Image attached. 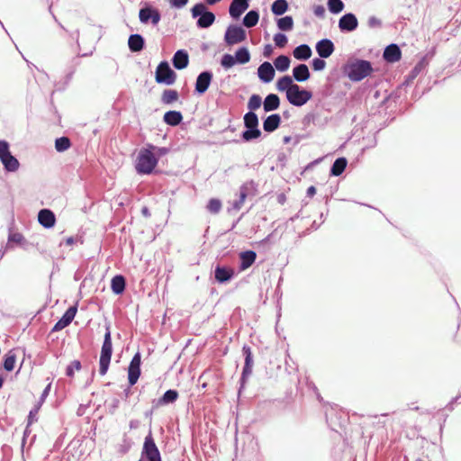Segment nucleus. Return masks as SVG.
<instances>
[{
	"label": "nucleus",
	"instance_id": "f257e3e1",
	"mask_svg": "<svg viewBox=\"0 0 461 461\" xmlns=\"http://www.w3.org/2000/svg\"><path fill=\"white\" fill-rule=\"evenodd\" d=\"M160 150L153 145L141 149L136 158L135 167L139 174H150L158 164V158L155 151Z\"/></svg>",
	"mask_w": 461,
	"mask_h": 461
},
{
	"label": "nucleus",
	"instance_id": "f03ea898",
	"mask_svg": "<svg viewBox=\"0 0 461 461\" xmlns=\"http://www.w3.org/2000/svg\"><path fill=\"white\" fill-rule=\"evenodd\" d=\"M345 71L350 80L357 82L369 76L373 71V68L367 60L354 59L348 62Z\"/></svg>",
	"mask_w": 461,
	"mask_h": 461
},
{
	"label": "nucleus",
	"instance_id": "7ed1b4c3",
	"mask_svg": "<svg viewBox=\"0 0 461 461\" xmlns=\"http://www.w3.org/2000/svg\"><path fill=\"white\" fill-rule=\"evenodd\" d=\"M113 353V345L111 339V332L109 328H106V332L104 334V343L102 346L101 356H100V367L99 373L102 375H104L108 370L111 357Z\"/></svg>",
	"mask_w": 461,
	"mask_h": 461
},
{
	"label": "nucleus",
	"instance_id": "20e7f679",
	"mask_svg": "<svg viewBox=\"0 0 461 461\" xmlns=\"http://www.w3.org/2000/svg\"><path fill=\"white\" fill-rule=\"evenodd\" d=\"M244 125L247 128V131L242 133V138L246 141L260 137L261 131L258 128V118L254 112H249L244 115Z\"/></svg>",
	"mask_w": 461,
	"mask_h": 461
},
{
	"label": "nucleus",
	"instance_id": "39448f33",
	"mask_svg": "<svg viewBox=\"0 0 461 461\" xmlns=\"http://www.w3.org/2000/svg\"><path fill=\"white\" fill-rule=\"evenodd\" d=\"M191 12L194 18L199 17L197 20V26L199 28H208L215 21V15L212 12L207 11L203 4H196Z\"/></svg>",
	"mask_w": 461,
	"mask_h": 461
},
{
	"label": "nucleus",
	"instance_id": "423d86ee",
	"mask_svg": "<svg viewBox=\"0 0 461 461\" xmlns=\"http://www.w3.org/2000/svg\"><path fill=\"white\" fill-rule=\"evenodd\" d=\"M140 461H161L160 453L155 444L151 432L145 438Z\"/></svg>",
	"mask_w": 461,
	"mask_h": 461
},
{
	"label": "nucleus",
	"instance_id": "0eeeda50",
	"mask_svg": "<svg viewBox=\"0 0 461 461\" xmlns=\"http://www.w3.org/2000/svg\"><path fill=\"white\" fill-rule=\"evenodd\" d=\"M286 97L292 104L295 106H302L312 98V93L310 91L301 89L298 85H294Z\"/></svg>",
	"mask_w": 461,
	"mask_h": 461
},
{
	"label": "nucleus",
	"instance_id": "6e6552de",
	"mask_svg": "<svg viewBox=\"0 0 461 461\" xmlns=\"http://www.w3.org/2000/svg\"><path fill=\"white\" fill-rule=\"evenodd\" d=\"M176 73L170 68L167 61L161 62L156 70V81L166 85H172L176 80Z\"/></svg>",
	"mask_w": 461,
	"mask_h": 461
},
{
	"label": "nucleus",
	"instance_id": "1a4fd4ad",
	"mask_svg": "<svg viewBox=\"0 0 461 461\" xmlns=\"http://www.w3.org/2000/svg\"><path fill=\"white\" fill-rule=\"evenodd\" d=\"M246 32L240 26L230 25L228 27L224 40L228 45H234L246 40Z\"/></svg>",
	"mask_w": 461,
	"mask_h": 461
},
{
	"label": "nucleus",
	"instance_id": "9d476101",
	"mask_svg": "<svg viewBox=\"0 0 461 461\" xmlns=\"http://www.w3.org/2000/svg\"><path fill=\"white\" fill-rule=\"evenodd\" d=\"M139 18L142 23H151L152 25L156 26L158 24L161 15L158 9L150 5H146L140 10Z\"/></svg>",
	"mask_w": 461,
	"mask_h": 461
},
{
	"label": "nucleus",
	"instance_id": "9b49d317",
	"mask_svg": "<svg viewBox=\"0 0 461 461\" xmlns=\"http://www.w3.org/2000/svg\"><path fill=\"white\" fill-rule=\"evenodd\" d=\"M358 26L357 16L352 13L342 15L339 20V28L341 32H352Z\"/></svg>",
	"mask_w": 461,
	"mask_h": 461
},
{
	"label": "nucleus",
	"instance_id": "f8f14e48",
	"mask_svg": "<svg viewBox=\"0 0 461 461\" xmlns=\"http://www.w3.org/2000/svg\"><path fill=\"white\" fill-rule=\"evenodd\" d=\"M140 375V354L136 353L128 368V379L131 386L134 385Z\"/></svg>",
	"mask_w": 461,
	"mask_h": 461
},
{
	"label": "nucleus",
	"instance_id": "ddd939ff",
	"mask_svg": "<svg viewBox=\"0 0 461 461\" xmlns=\"http://www.w3.org/2000/svg\"><path fill=\"white\" fill-rule=\"evenodd\" d=\"M315 49L321 58L327 59L333 53L335 47L330 40L323 39L316 43Z\"/></svg>",
	"mask_w": 461,
	"mask_h": 461
},
{
	"label": "nucleus",
	"instance_id": "4468645a",
	"mask_svg": "<svg viewBox=\"0 0 461 461\" xmlns=\"http://www.w3.org/2000/svg\"><path fill=\"white\" fill-rule=\"evenodd\" d=\"M212 78V74L210 71H203L200 73L195 82V91L199 94H203L208 89Z\"/></svg>",
	"mask_w": 461,
	"mask_h": 461
},
{
	"label": "nucleus",
	"instance_id": "2eb2a0df",
	"mask_svg": "<svg viewBox=\"0 0 461 461\" xmlns=\"http://www.w3.org/2000/svg\"><path fill=\"white\" fill-rule=\"evenodd\" d=\"M77 313V308L75 306L69 307L62 318L54 325L52 331H59L68 326Z\"/></svg>",
	"mask_w": 461,
	"mask_h": 461
},
{
	"label": "nucleus",
	"instance_id": "dca6fc26",
	"mask_svg": "<svg viewBox=\"0 0 461 461\" xmlns=\"http://www.w3.org/2000/svg\"><path fill=\"white\" fill-rule=\"evenodd\" d=\"M258 76L265 83L272 81L275 77V69L271 63L267 61L262 63L258 68Z\"/></svg>",
	"mask_w": 461,
	"mask_h": 461
},
{
	"label": "nucleus",
	"instance_id": "f3484780",
	"mask_svg": "<svg viewBox=\"0 0 461 461\" xmlns=\"http://www.w3.org/2000/svg\"><path fill=\"white\" fill-rule=\"evenodd\" d=\"M253 189L254 183L252 181L243 184L240 188V197L233 203V209L237 211L240 210L242 207L246 197L252 192Z\"/></svg>",
	"mask_w": 461,
	"mask_h": 461
},
{
	"label": "nucleus",
	"instance_id": "a211bd4d",
	"mask_svg": "<svg viewBox=\"0 0 461 461\" xmlns=\"http://www.w3.org/2000/svg\"><path fill=\"white\" fill-rule=\"evenodd\" d=\"M249 8V0H233L230 5V14L238 19Z\"/></svg>",
	"mask_w": 461,
	"mask_h": 461
},
{
	"label": "nucleus",
	"instance_id": "6ab92c4d",
	"mask_svg": "<svg viewBox=\"0 0 461 461\" xmlns=\"http://www.w3.org/2000/svg\"><path fill=\"white\" fill-rule=\"evenodd\" d=\"M38 221L44 228H51L56 222V217L50 210L42 209L38 213Z\"/></svg>",
	"mask_w": 461,
	"mask_h": 461
},
{
	"label": "nucleus",
	"instance_id": "aec40b11",
	"mask_svg": "<svg viewBox=\"0 0 461 461\" xmlns=\"http://www.w3.org/2000/svg\"><path fill=\"white\" fill-rule=\"evenodd\" d=\"M172 63L176 69L185 68L189 63L188 53L184 50H177L173 56Z\"/></svg>",
	"mask_w": 461,
	"mask_h": 461
},
{
	"label": "nucleus",
	"instance_id": "412c9836",
	"mask_svg": "<svg viewBox=\"0 0 461 461\" xmlns=\"http://www.w3.org/2000/svg\"><path fill=\"white\" fill-rule=\"evenodd\" d=\"M384 59L388 62H396L401 59V50L396 44L387 46L384 51Z\"/></svg>",
	"mask_w": 461,
	"mask_h": 461
},
{
	"label": "nucleus",
	"instance_id": "4be33fe9",
	"mask_svg": "<svg viewBox=\"0 0 461 461\" xmlns=\"http://www.w3.org/2000/svg\"><path fill=\"white\" fill-rule=\"evenodd\" d=\"M234 275V271L231 268L217 266L215 267V279L219 283H225L230 281Z\"/></svg>",
	"mask_w": 461,
	"mask_h": 461
},
{
	"label": "nucleus",
	"instance_id": "5701e85b",
	"mask_svg": "<svg viewBox=\"0 0 461 461\" xmlns=\"http://www.w3.org/2000/svg\"><path fill=\"white\" fill-rule=\"evenodd\" d=\"M281 117L279 114H271L265 119L263 129L265 131L272 132L279 127Z\"/></svg>",
	"mask_w": 461,
	"mask_h": 461
},
{
	"label": "nucleus",
	"instance_id": "b1692460",
	"mask_svg": "<svg viewBox=\"0 0 461 461\" xmlns=\"http://www.w3.org/2000/svg\"><path fill=\"white\" fill-rule=\"evenodd\" d=\"M242 351L245 356V366L242 372V379H245L252 372L253 360L252 353L249 347L244 346Z\"/></svg>",
	"mask_w": 461,
	"mask_h": 461
},
{
	"label": "nucleus",
	"instance_id": "393cba45",
	"mask_svg": "<svg viewBox=\"0 0 461 461\" xmlns=\"http://www.w3.org/2000/svg\"><path fill=\"white\" fill-rule=\"evenodd\" d=\"M0 161L2 162L4 168L7 172H15L18 170L20 166L18 159L11 153L8 154L6 157L2 158Z\"/></svg>",
	"mask_w": 461,
	"mask_h": 461
},
{
	"label": "nucleus",
	"instance_id": "a878e982",
	"mask_svg": "<svg viewBox=\"0 0 461 461\" xmlns=\"http://www.w3.org/2000/svg\"><path fill=\"white\" fill-rule=\"evenodd\" d=\"M257 254L252 250H247L240 254V269L245 270L249 268L255 262Z\"/></svg>",
	"mask_w": 461,
	"mask_h": 461
},
{
	"label": "nucleus",
	"instance_id": "bb28decb",
	"mask_svg": "<svg viewBox=\"0 0 461 461\" xmlns=\"http://www.w3.org/2000/svg\"><path fill=\"white\" fill-rule=\"evenodd\" d=\"M293 75L296 81H305L310 77L309 68L305 64H300L294 68Z\"/></svg>",
	"mask_w": 461,
	"mask_h": 461
},
{
	"label": "nucleus",
	"instance_id": "cd10ccee",
	"mask_svg": "<svg viewBox=\"0 0 461 461\" xmlns=\"http://www.w3.org/2000/svg\"><path fill=\"white\" fill-rule=\"evenodd\" d=\"M128 45L131 51L139 52L144 47V39L140 34H132L129 38Z\"/></svg>",
	"mask_w": 461,
	"mask_h": 461
},
{
	"label": "nucleus",
	"instance_id": "c85d7f7f",
	"mask_svg": "<svg viewBox=\"0 0 461 461\" xmlns=\"http://www.w3.org/2000/svg\"><path fill=\"white\" fill-rule=\"evenodd\" d=\"M279 104L280 99L276 94H269L263 102L264 110L266 112L276 110Z\"/></svg>",
	"mask_w": 461,
	"mask_h": 461
},
{
	"label": "nucleus",
	"instance_id": "c756f323",
	"mask_svg": "<svg viewBox=\"0 0 461 461\" xmlns=\"http://www.w3.org/2000/svg\"><path fill=\"white\" fill-rule=\"evenodd\" d=\"M294 57L299 60H306L312 56V50L307 44H302L294 50Z\"/></svg>",
	"mask_w": 461,
	"mask_h": 461
},
{
	"label": "nucleus",
	"instance_id": "7c9ffc66",
	"mask_svg": "<svg viewBox=\"0 0 461 461\" xmlns=\"http://www.w3.org/2000/svg\"><path fill=\"white\" fill-rule=\"evenodd\" d=\"M178 397V393L176 390H167L163 396L158 401V402L154 405V407H158L159 405H167L169 403H173L176 401Z\"/></svg>",
	"mask_w": 461,
	"mask_h": 461
},
{
	"label": "nucleus",
	"instance_id": "2f4dec72",
	"mask_svg": "<svg viewBox=\"0 0 461 461\" xmlns=\"http://www.w3.org/2000/svg\"><path fill=\"white\" fill-rule=\"evenodd\" d=\"M183 119L180 112L169 111L164 114V122L172 126L178 125Z\"/></svg>",
	"mask_w": 461,
	"mask_h": 461
},
{
	"label": "nucleus",
	"instance_id": "473e14b6",
	"mask_svg": "<svg viewBox=\"0 0 461 461\" xmlns=\"http://www.w3.org/2000/svg\"><path fill=\"white\" fill-rule=\"evenodd\" d=\"M112 290L116 294H121L125 289V279L122 276H115L111 283Z\"/></svg>",
	"mask_w": 461,
	"mask_h": 461
},
{
	"label": "nucleus",
	"instance_id": "72a5a7b5",
	"mask_svg": "<svg viewBox=\"0 0 461 461\" xmlns=\"http://www.w3.org/2000/svg\"><path fill=\"white\" fill-rule=\"evenodd\" d=\"M348 161L345 158H337L331 167L330 174L336 176L341 175L345 170Z\"/></svg>",
	"mask_w": 461,
	"mask_h": 461
},
{
	"label": "nucleus",
	"instance_id": "f704fd0d",
	"mask_svg": "<svg viewBox=\"0 0 461 461\" xmlns=\"http://www.w3.org/2000/svg\"><path fill=\"white\" fill-rule=\"evenodd\" d=\"M294 85V84L293 83V79L291 77L284 76L277 81L276 87L279 91H285L287 95L288 93H290V91L292 90Z\"/></svg>",
	"mask_w": 461,
	"mask_h": 461
},
{
	"label": "nucleus",
	"instance_id": "c9c22d12",
	"mask_svg": "<svg viewBox=\"0 0 461 461\" xmlns=\"http://www.w3.org/2000/svg\"><path fill=\"white\" fill-rule=\"evenodd\" d=\"M258 19H259L258 13L255 10H251L243 18V24L247 28H251L258 23Z\"/></svg>",
	"mask_w": 461,
	"mask_h": 461
},
{
	"label": "nucleus",
	"instance_id": "e433bc0d",
	"mask_svg": "<svg viewBox=\"0 0 461 461\" xmlns=\"http://www.w3.org/2000/svg\"><path fill=\"white\" fill-rule=\"evenodd\" d=\"M236 63L246 64L250 60V53L246 47L240 48L235 53Z\"/></svg>",
	"mask_w": 461,
	"mask_h": 461
},
{
	"label": "nucleus",
	"instance_id": "4c0bfd02",
	"mask_svg": "<svg viewBox=\"0 0 461 461\" xmlns=\"http://www.w3.org/2000/svg\"><path fill=\"white\" fill-rule=\"evenodd\" d=\"M288 9V4L286 0H276L271 6V10L276 15L284 14Z\"/></svg>",
	"mask_w": 461,
	"mask_h": 461
},
{
	"label": "nucleus",
	"instance_id": "58836bf2",
	"mask_svg": "<svg viewBox=\"0 0 461 461\" xmlns=\"http://www.w3.org/2000/svg\"><path fill=\"white\" fill-rule=\"evenodd\" d=\"M274 64L278 71L284 72L289 68L290 59L287 56L280 55L275 59Z\"/></svg>",
	"mask_w": 461,
	"mask_h": 461
},
{
	"label": "nucleus",
	"instance_id": "ea45409f",
	"mask_svg": "<svg viewBox=\"0 0 461 461\" xmlns=\"http://www.w3.org/2000/svg\"><path fill=\"white\" fill-rule=\"evenodd\" d=\"M277 27L281 31L289 32L294 27L292 16H285L277 20Z\"/></svg>",
	"mask_w": 461,
	"mask_h": 461
},
{
	"label": "nucleus",
	"instance_id": "a19ab883",
	"mask_svg": "<svg viewBox=\"0 0 461 461\" xmlns=\"http://www.w3.org/2000/svg\"><path fill=\"white\" fill-rule=\"evenodd\" d=\"M329 11L332 14H339L343 11L345 5L341 0H328Z\"/></svg>",
	"mask_w": 461,
	"mask_h": 461
},
{
	"label": "nucleus",
	"instance_id": "79ce46f5",
	"mask_svg": "<svg viewBox=\"0 0 461 461\" xmlns=\"http://www.w3.org/2000/svg\"><path fill=\"white\" fill-rule=\"evenodd\" d=\"M178 98V93L176 90L173 89H167L163 92L162 95V102L164 104H171L175 101H176Z\"/></svg>",
	"mask_w": 461,
	"mask_h": 461
},
{
	"label": "nucleus",
	"instance_id": "37998d69",
	"mask_svg": "<svg viewBox=\"0 0 461 461\" xmlns=\"http://www.w3.org/2000/svg\"><path fill=\"white\" fill-rule=\"evenodd\" d=\"M70 147V140L67 137L58 138L55 141V148L57 151L63 152Z\"/></svg>",
	"mask_w": 461,
	"mask_h": 461
},
{
	"label": "nucleus",
	"instance_id": "c03bdc74",
	"mask_svg": "<svg viewBox=\"0 0 461 461\" xmlns=\"http://www.w3.org/2000/svg\"><path fill=\"white\" fill-rule=\"evenodd\" d=\"M262 104V99L258 95H252L248 102V108L249 112L258 109Z\"/></svg>",
	"mask_w": 461,
	"mask_h": 461
},
{
	"label": "nucleus",
	"instance_id": "a18cd8bd",
	"mask_svg": "<svg viewBox=\"0 0 461 461\" xmlns=\"http://www.w3.org/2000/svg\"><path fill=\"white\" fill-rule=\"evenodd\" d=\"M236 64L235 58L230 54H224L221 59V65L225 68L229 69Z\"/></svg>",
	"mask_w": 461,
	"mask_h": 461
},
{
	"label": "nucleus",
	"instance_id": "49530a36",
	"mask_svg": "<svg viewBox=\"0 0 461 461\" xmlns=\"http://www.w3.org/2000/svg\"><path fill=\"white\" fill-rule=\"evenodd\" d=\"M15 364V356L8 354L5 357L3 366L6 371H12Z\"/></svg>",
	"mask_w": 461,
	"mask_h": 461
},
{
	"label": "nucleus",
	"instance_id": "de8ad7c7",
	"mask_svg": "<svg viewBox=\"0 0 461 461\" xmlns=\"http://www.w3.org/2000/svg\"><path fill=\"white\" fill-rule=\"evenodd\" d=\"M221 208V203L219 199H211L207 204V209L212 213H217Z\"/></svg>",
	"mask_w": 461,
	"mask_h": 461
},
{
	"label": "nucleus",
	"instance_id": "09e8293b",
	"mask_svg": "<svg viewBox=\"0 0 461 461\" xmlns=\"http://www.w3.org/2000/svg\"><path fill=\"white\" fill-rule=\"evenodd\" d=\"M274 41L278 48H283L287 43V37L283 33H276L274 36Z\"/></svg>",
	"mask_w": 461,
	"mask_h": 461
},
{
	"label": "nucleus",
	"instance_id": "8fccbe9b",
	"mask_svg": "<svg viewBox=\"0 0 461 461\" xmlns=\"http://www.w3.org/2000/svg\"><path fill=\"white\" fill-rule=\"evenodd\" d=\"M11 152H10L9 143L5 140H0V159L2 158L6 157Z\"/></svg>",
	"mask_w": 461,
	"mask_h": 461
},
{
	"label": "nucleus",
	"instance_id": "3c124183",
	"mask_svg": "<svg viewBox=\"0 0 461 461\" xmlns=\"http://www.w3.org/2000/svg\"><path fill=\"white\" fill-rule=\"evenodd\" d=\"M24 240L23 236L21 233H10L8 237V243H16L21 244L22 241Z\"/></svg>",
	"mask_w": 461,
	"mask_h": 461
},
{
	"label": "nucleus",
	"instance_id": "603ef678",
	"mask_svg": "<svg viewBox=\"0 0 461 461\" xmlns=\"http://www.w3.org/2000/svg\"><path fill=\"white\" fill-rule=\"evenodd\" d=\"M81 368V364L79 361H73L68 367H67V375L72 376L74 375L75 370H79Z\"/></svg>",
	"mask_w": 461,
	"mask_h": 461
},
{
	"label": "nucleus",
	"instance_id": "864d4df0",
	"mask_svg": "<svg viewBox=\"0 0 461 461\" xmlns=\"http://www.w3.org/2000/svg\"><path fill=\"white\" fill-rule=\"evenodd\" d=\"M326 66V62L321 59H312V68L314 70L316 71H321L322 69H324Z\"/></svg>",
	"mask_w": 461,
	"mask_h": 461
},
{
	"label": "nucleus",
	"instance_id": "5fc2aeb1",
	"mask_svg": "<svg viewBox=\"0 0 461 461\" xmlns=\"http://www.w3.org/2000/svg\"><path fill=\"white\" fill-rule=\"evenodd\" d=\"M367 25L369 28H379L382 26V22L375 16H370L367 19Z\"/></svg>",
	"mask_w": 461,
	"mask_h": 461
},
{
	"label": "nucleus",
	"instance_id": "6e6d98bb",
	"mask_svg": "<svg viewBox=\"0 0 461 461\" xmlns=\"http://www.w3.org/2000/svg\"><path fill=\"white\" fill-rule=\"evenodd\" d=\"M27 419L29 420V416L27 417ZM28 435H29V420L27 421V423L25 425L24 431H23V442H22V448H23V455H24V453H28V451H29V447L27 449H25V442H26V438Z\"/></svg>",
	"mask_w": 461,
	"mask_h": 461
},
{
	"label": "nucleus",
	"instance_id": "4d7b16f0",
	"mask_svg": "<svg viewBox=\"0 0 461 461\" xmlns=\"http://www.w3.org/2000/svg\"><path fill=\"white\" fill-rule=\"evenodd\" d=\"M50 384H49L44 390L43 392L41 393V398H40V401L38 402V403L36 404L35 406V411H37L41 403L44 402L45 398L47 397V395L49 394V391H50Z\"/></svg>",
	"mask_w": 461,
	"mask_h": 461
},
{
	"label": "nucleus",
	"instance_id": "13d9d810",
	"mask_svg": "<svg viewBox=\"0 0 461 461\" xmlns=\"http://www.w3.org/2000/svg\"><path fill=\"white\" fill-rule=\"evenodd\" d=\"M313 13L317 17L323 18L326 11L324 6L320 5L313 7Z\"/></svg>",
	"mask_w": 461,
	"mask_h": 461
},
{
	"label": "nucleus",
	"instance_id": "bf43d9fd",
	"mask_svg": "<svg viewBox=\"0 0 461 461\" xmlns=\"http://www.w3.org/2000/svg\"><path fill=\"white\" fill-rule=\"evenodd\" d=\"M170 5L173 6V7H176V8H182L184 7L188 0H168Z\"/></svg>",
	"mask_w": 461,
	"mask_h": 461
},
{
	"label": "nucleus",
	"instance_id": "052dcab7",
	"mask_svg": "<svg viewBox=\"0 0 461 461\" xmlns=\"http://www.w3.org/2000/svg\"><path fill=\"white\" fill-rule=\"evenodd\" d=\"M272 51H273V47L270 44L266 45L265 49H264V56L269 57L271 55Z\"/></svg>",
	"mask_w": 461,
	"mask_h": 461
},
{
	"label": "nucleus",
	"instance_id": "680f3d73",
	"mask_svg": "<svg viewBox=\"0 0 461 461\" xmlns=\"http://www.w3.org/2000/svg\"><path fill=\"white\" fill-rule=\"evenodd\" d=\"M315 194H316V188L314 186L312 185L307 189L308 196H313Z\"/></svg>",
	"mask_w": 461,
	"mask_h": 461
},
{
	"label": "nucleus",
	"instance_id": "e2e57ef3",
	"mask_svg": "<svg viewBox=\"0 0 461 461\" xmlns=\"http://www.w3.org/2000/svg\"><path fill=\"white\" fill-rule=\"evenodd\" d=\"M142 214H143L144 216H146V217H148V216H149V215H150V214H149V209H148L147 207H144V208L142 209Z\"/></svg>",
	"mask_w": 461,
	"mask_h": 461
},
{
	"label": "nucleus",
	"instance_id": "0e129e2a",
	"mask_svg": "<svg viewBox=\"0 0 461 461\" xmlns=\"http://www.w3.org/2000/svg\"><path fill=\"white\" fill-rule=\"evenodd\" d=\"M207 4L209 5H214L218 2H220L221 0H205Z\"/></svg>",
	"mask_w": 461,
	"mask_h": 461
},
{
	"label": "nucleus",
	"instance_id": "69168bd1",
	"mask_svg": "<svg viewBox=\"0 0 461 461\" xmlns=\"http://www.w3.org/2000/svg\"><path fill=\"white\" fill-rule=\"evenodd\" d=\"M30 417H31V424L32 423L33 420H34V413L32 411H31V414H30Z\"/></svg>",
	"mask_w": 461,
	"mask_h": 461
},
{
	"label": "nucleus",
	"instance_id": "338daca9",
	"mask_svg": "<svg viewBox=\"0 0 461 461\" xmlns=\"http://www.w3.org/2000/svg\"><path fill=\"white\" fill-rule=\"evenodd\" d=\"M66 241H67V244L70 245L73 243V238H68V239H67Z\"/></svg>",
	"mask_w": 461,
	"mask_h": 461
},
{
	"label": "nucleus",
	"instance_id": "774afa93",
	"mask_svg": "<svg viewBox=\"0 0 461 461\" xmlns=\"http://www.w3.org/2000/svg\"><path fill=\"white\" fill-rule=\"evenodd\" d=\"M5 250L0 249V258L4 257Z\"/></svg>",
	"mask_w": 461,
	"mask_h": 461
}]
</instances>
